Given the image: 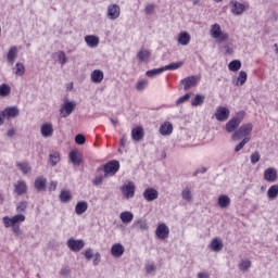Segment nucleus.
Listing matches in <instances>:
<instances>
[{
	"label": "nucleus",
	"mask_w": 278,
	"mask_h": 278,
	"mask_svg": "<svg viewBox=\"0 0 278 278\" xmlns=\"http://www.w3.org/2000/svg\"><path fill=\"white\" fill-rule=\"evenodd\" d=\"M2 223L5 227V229H10L12 227V231L17 240H24L25 239V232L21 229V223H25V215L17 214L13 217L4 216L2 218Z\"/></svg>",
	"instance_id": "nucleus-1"
},
{
	"label": "nucleus",
	"mask_w": 278,
	"mask_h": 278,
	"mask_svg": "<svg viewBox=\"0 0 278 278\" xmlns=\"http://www.w3.org/2000/svg\"><path fill=\"white\" fill-rule=\"evenodd\" d=\"M121 169V163L116 160H112L104 165H101L97 168V173L104 172V177H114L117 170Z\"/></svg>",
	"instance_id": "nucleus-2"
},
{
	"label": "nucleus",
	"mask_w": 278,
	"mask_h": 278,
	"mask_svg": "<svg viewBox=\"0 0 278 278\" xmlns=\"http://www.w3.org/2000/svg\"><path fill=\"white\" fill-rule=\"evenodd\" d=\"M251 131H253V124H243L232 134L231 140L238 142V140H242V138H249Z\"/></svg>",
	"instance_id": "nucleus-3"
},
{
	"label": "nucleus",
	"mask_w": 278,
	"mask_h": 278,
	"mask_svg": "<svg viewBox=\"0 0 278 278\" xmlns=\"http://www.w3.org/2000/svg\"><path fill=\"white\" fill-rule=\"evenodd\" d=\"M210 34L212 38H214V40H216L219 45L229 40V34L223 31V29L220 28V24H213L211 26Z\"/></svg>",
	"instance_id": "nucleus-4"
},
{
	"label": "nucleus",
	"mask_w": 278,
	"mask_h": 278,
	"mask_svg": "<svg viewBox=\"0 0 278 278\" xmlns=\"http://www.w3.org/2000/svg\"><path fill=\"white\" fill-rule=\"evenodd\" d=\"M245 115L247 113H244V111H241L230 121H228L226 124L227 134H233V131H238V127H240V123H242V118H244Z\"/></svg>",
	"instance_id": "nucleus-5"
},
{
	"label": "nucleus",
	"mask_w": 278,
	"mask_h": 278,
	"mask_svg": "<svg viewBox=\"0 0 278 278\" xmlns=\"http://www.w3.org/2000/svg\"><path fill=\"white\" fill-rule=\"evenodd\" d=\"M77 106V103L75 101H68L65 100L63 105L60 109V114L62 118H68L75 112V108Z\"/></svg>",
	"instance_id": "nucleus-6"
},
{
	"label": "nucleus",
	"mask_w": 278,
	"mask_h": 278,
	"mask_svg": "<svg viewBox=\"0 0 278 278\" xmlns=\"http://www.w3.org/2000/svg\"><path fill=\"white\" fill-rule=\"evenodd\" d=\"M200 80L201 75L188 76L180 80V86H184V90H190V88H194Z\"/></svg>",
	"instance_id": "nucleus-7"
},
{
	"label": "nucleus",
	"mask_w": 278,
	"mask_h": 278,
	"mask_svg": "<svg viewBox=\"0 0 278 278\" xmlns=\"http://www.w3.org/2000/svg\"><path fill=\"white\" fill-rule=\"evenodd\" d=\"M229 114H231V112L227 106H218L215 112V118L219 123H225V121L229 119Z\"/></svg>",
	"instance_id": "nucleus-8"
},
{
	"label": "nucleus",
	"mask_w": 278,
	"mask_h": 278,
	"mask_svg": "<svg viewBox=\"0 0 278 278\" xmlns=\"http://www.w3.org/2000/svg\"><path fill=\"white\" fill-rule=\"evenodd\" d=\"M67 247L74 253H79V251H81V249H84V247H86V243L81 239L76 240V239L71 238L67 240Z\"/></svg>",
	"instance_id": "nucleus-9"
},
{
	"label": "nucleus",
	"mask_w": 278,
	"mask_h": 278,
	"mask_svg": "<svg viewBox=\"0 0 278 278\" xmlns=\"http://www.w3.org/2000/svg\"><path fill=\"white\" fill-rule=\"evenodd\" d=\"M106 16L110 21H116L121 16V7L118 4H110L106 10Z\"/></svg>",
	"instance_id": "nucleus-10"
},
{
	"label": "nucleus",
	"mask_w": 278,
	"mask_h": 278,
	"mask_svg": "<svg viewBox=\"0 0 278 278\" xmlns=\"http://www.w3.org/2000/svg\"><path fill=\"white\" fill-rule=\"evenodd\" d=\"M159 197H160V192L156 191V189L153 188V187H148V188L144 189V191H143V199H144V201H147L148 203H151L152 201L157 200Z\"/></svg>",
	"instance_id": "nucleus-11"
},
{
	"label": "nucleus",
	"mask_w": 278,
	"mask_h": 278,
	"mask_svg": "<svg viewBox=\"0 0 278 278\" xmlns=\"http://www.w3.org/2000/svg\"><path fill=\"white\" fill-rule=\"evenodd\" d=\"M122 192L126 199H134L136 195V185H134L132 181H129L122 187Z\"/></svg>",
	"instance_id": "nucleus-12"
},
{
	"label": "nucleus",
	"mask_w": 278,
	"mask_h": 278,
	"mask_svg": "<svg viewBox=\"0 0 278 278\" xmlns=\"http://www.w3.org/2000/svg\"><path fill=\"white\" fill-rule=\"evenodd\" d=\"M278 173L275 167H268L264 172V179L265 181H268L269 184H275L277 181Z\"/></svg>",
	"instance_id": "nucleus-13"
},
{
	"label": "nucleus",
	"mask_w": 278,
	"mask_h": 278,
	"mask_svg": "<svg viewBox=\"0 0 278 278\" xmlns=\"http://www.w3.org/2000/svg\"><path fill=\"white\" fill-rule=\"evenodd\" d=\"M168 233H170V230L166 224H160L156 227L155 235L160 240H166V238H168Z\"/></svg>",
	"instance_id": "nucleus-14"
},
{
	"label": "nucleus",
	"mask_w": 278,
	"mask_h": 278,
	"mask_svg": "<svg viewBox=\"0 0 278 278\" xmlns=\"http://www.w3.org/2000/svg\"><path fill=\"white\" fill-rule=\"evenodd\" d=\"M230 4H231V12L232 14H236V16H240V14L247 11V7L243 3H240L238 1H231Z\"/></svg>",
	"instance_id": "nucleus-15"
},
{
	"label": "nucleus",
	"mask_w": 278,
	"mask_h": 278,
	"mask_svg": "<svg viewBox=\"0 0 278 278\" xmlns=\"http://www.w3.org/2000/svg\"><path fill=\"white\" fill-rule=\"evenodd\" d=\"M85 42L90 47V49H97V47H99V42H101V39L94 35H87L85 36Z\"/></svg>",
	"instance_id": "nucleus-16"
},
{
	"label": "nucleus",
	"mask_w": 278,
	"mask_h": 278,
	"mask_svg": "<svg viewBox=\"0 0 278 278\" xmlns=\"http://www.w3.org/2000/svg\"><path fill=\"white\" fill-rule=\"evenodd\" d=\"M14 192H16L18 197H23V194H27V182H25L24 180H18L14 185Z\"/></svg>",
	"instance_id": "nucleus-17"
},
{
	"label": "nucleus",
	"mask_w": 278,
	"mask_h": 278,
	"mask_svg": "<svg viewBox=\"0 0 278 278\" xmlns=\"http://www.w3.org/2000/svg\"><path fill=\"white\" fill-rule=\"evenodd\" d=\"M40 131L43 138H51V136H53V124L51 123L42 124Z\"/></svg>",
	"instance_id": "nucleus-18"
},
{
	"label": "nucleus",
	"mask_w": 278,
	"mask_h": 278,
	"mask_svg": "<svg viewBox=\"0 0 278 278\" xmlns=\"http://www.w3.org/2000/svg\"><path fill=\"white\" fill-rule=\"evenodd\" d=\"M124 253H125V247H123V244L115 243L112 245L111 254L113 255V257H123Z\"/></svg>",
	"instance_id": "nucleus-19"
},
{
	"label": "nucleus",
	"mask_w": 278,
	"mask_h": 278,
	"mask_svg": "<svg viewBox=\"0 0 278 278\" xmlns=\"http://www.w3.org/2000/svg\"><path fill=\"white\" fill-rule=\"evenodd\" d=\"M35 188L38 192H45L47 190V178L39 176L35 179Z\"/></svg>",
	"instance_id": "nucleus-20"
},
{
	"label": "nucleus",
	"mask_w": 278,
	"mask_h": 278,
	"mask_svg": "<svg viewBox=\"0 0 278 278\" xmlns=\"http://www.w3.org/2000/svg\"><path fill=\"white\" fill-rule=\"evenodd\" d=\"M131 138L136 142H140V140H142V138H144V129H142V127L132 128Z\"/></svg>",
	"instance_id": "nucleus-21"
},
{
	"label": "nucleus",
	"mask_w": 278,
	"mask_h": 278,
	"mask_svg": "<svg viewBox=\"0 0 278 278\" xmlns=\"http://www.w3.org/2000/svg\"><path fill=\"white\" fill-rule=\"evenodd\" d=\"M159 131L161 136H170V134H173V124L170 122H165L160 126Z\"/></svg>",
	"instance_id": "nucleus-22"
},
{
	"label": "nucleus",
	"mask_w": 278,
	"mask_h": 278,
	"mask_svg": "<svg viewBox=\"0 0 278 278\" xmlns=\"http://www.w3.org/2000/svg\"><path fill=\"white\" fill-rule=\"evenodd\" d=\"M217 204L222 210H225L231 205V199L227 194H222L218 197Z\"/></svg>",
	"instance_id": "nucleus-23"
},
{
	"label": "nucleus",
	"mask_w": 278,
	"mask_h": 278,
	"mask_svg": "<svg viewBox=\"0 0 278 278\" xmlns=\"http://www.w3.org/2000/svg\"><path fill=\"white\" fill-rule=\"evenodd\" d=\"M225 245L223 244V240L220 238H214L211 241V249L212 251H214L215 253H220V251H223V248Z\"/></svg>",
	"instance_id": "nucleus-24"
},
{
	"label": "nucleus",
	"mask_w": 278,
	"mask_h": 278,
	"mask_svg": "<svg viewBox=\"0 0 278 278\" xmlns=\"http://www.w3.org/2000/svg\"><path fill=\"white\" fill-rule=\"evenodd\" d=\"M86 212H88V202L86 201L77 202L75 206V214H77V216H81V214H86Z\"/></svg>",
	"instance_id": "nucleus-25"
},
{
	"label": "nucleus",
	"mask_w": 278,
	"mask_h": 278,
	"mask_svg": "<svg viewBox=\"0 0 278 278\" xmlns=\"http://www.w3.org/2000/svg\"><path fill=\"white\" fill-rule=\"evenodd\" d=\"M2 112L7 118H16L20 114L18 108L16 106L7 108Z\"/></svg>",
	"instance_id": "nucleus-26"
},
{
	"label": "nucleus",
	"mask_w": 278,
	"mask_h": 278,
	"mask_svg": "<svg viewBox=\"0 0 278 278\" xmlns=\"http://www.w3.org/2000/svg\"><path fill=\"white\" fill-rule=\"evenodd\" d=\"M190 34H188L187 31H181L180 34H178V45H182V47H186L190 45Z\"/></svg>",
	"instance_id": "nucleus-27"
},
{
	"label": "nucleus",
	"mask_w": 278,
	"mask_h": 278,
	"mask_svg": "<svg viewBox=\"0 0 278 278\" xmlns=\"http://www.w3.org/2000/svg\"><path fill=\"white\" fill-rule=\"evenodd\" d=\"M247 72L241 71L236 79L232 80L233 86H244L247 84Z\"/></svg>",
	"instance_id": "nucleus-28"
},
{
	"label": "nucleus",
	"mask_w": 278,
	"mask_h": 278,
	"mask_svg": "<svg viewBox=\"0 0 278 278\" xmlns=\"http://www.w3.org/2000/svg\"><path fill=\"white\" fill-rule=\"evenodd\" d=\"M119 218H121L122 223H124V225H129V223H131V220H134V213H131L129 211H124L119 214Z\"/></svg>",
	"instance_id": "nucleus-29"
},
{
	"label": "nucleus",
	"mask_w": 278,
	"mask_h": 278,
	"mask_svg": "<svg viewBox=\"0 0 278 278\" xmlns=\"http://www.w3.org/2000/svg\"><path fill=\"white\" fill-rule=\"evenodd\" d=\"M137 58H138L139 62H149V59L151 58V51L147 50V49H141L137 53Z\"/></svg>",
	"instance_id": "nucleus-30"
},
{
	"label": "nucleus",
	"mask_w": 278,
	"mask_h": 278,
	"mask_svg": "<svg viewBox=\"0 0 278 278\" xmlns=\"http://www.w3.org/2000/svg\"><path fill=\"white\" fill-rule=\"evenodd\" d=\"M278 197V185H273L267 190V199L269 201H275Z\"/></svg>",
	"instance_id": "nucleus-31"
},
{
	"label": "nucleus",
	"mask_w": 278,
	"mask_h": 278,
	"mask_svg": "<svg viewBox=\"0 0 278 278\" xmlns=\"http://www.w3.org/2000/svg\"><path fill=\"white\" fill-rule=\"evenodd\" d=\"M17 56H18V48H16V46L11 47L7 55L9 62H11V64H14V60H16Z\"/></svg>",
	"instance_id": "nucleus-32"
},
{
	"label": "nucleus",
	"mask_w": 278,
	"mask_h": 278,
	"mask_svg": "<svg viewBox=\"0 0 278 278\" xmlns=\"http://www.w3.org/2000/svg\"><path fill=\"white\" fill-rule=\"evenodd\" d=\"M184 66V62L170 63L165 67L154 68L153 71H177V68H181Z\"/></svg>",
	"instance_id": "nucleus-33"
},
{
	"label": "nucleus",
	"mask_w": 278,
	"mask_h": 278,
	"mask_svg": "<svg viewBox=\"0 0 278 278\" xmlns=\"http://www.w3.org/2000/svg\"><path fill=\"white\" fill-rule=\"evenodd\" d=\"M16 166L21 169L23 175H29V173H31V166L27 162H17Z\"/></svg>",
	"instance_id": "nucleus-34"
},
{
	"label": "nucleus",
	"mask_w": 278,
	"mask_h": 278,
	"mask_svg": "<svg viewBox=\"0 0 278 278\" xmlns=\"http://www.w3.org/2000/svg\"><path fill=\"white\" fill-rule=\"evenodd\" d=\"M103 72L102 71H93L91 73V81L93 84H101V81H103Z\"/></svg>",
	"instance_id": "nucleus-35"
},
{
	"label": "nucleus",
	"mask_w": 278,
	"mask_h": 278,
	"mask_svg": "<svg viewBox=\"0 0 278 278\" xmlns=\"http://www.w3.org/2000/svg\"><path fill=\"white\" fill-rule=\"evenodd\" d=\"M70 160L74 166H79L81 164V157L79 156V153L77 151L73 150L70 152Z\"/></svg>",
	"instance_id": "nucleus-36"
},
{
	"label": "nucleus",
	"mask_w": 278,
	"mask_h": 278,
	"mask_svg": "<svg viewBox=\"0 0 278 278\" xmlns=\"http://www.w3.org/2000/svg\"><path fill=\"white\" fill-rule=\"evenodd\" d=\"M203 103H205V96L203 94H197L194 97V99L191 100V105L193 108H199L201 106Z\"/></svg>",
	"instance_id": "nucleus-37"
},
{
	"label": "nucleus",
	"mask_w": 278,
	"mask_h": 278,
	"mask_svg": "<svg viewBox=\"0 0 278 278\" xmlns=\"http://www.w3.org/2000/svg\"><path fill=\"white\" fill-rule=\"evenodd\" d=\"M181 197L184 201H187L188 203L192 201V190L190 189V187H186L185 189H182Z\"/></svg>",
	"instance_id": "nucleus-38"
},
{
	"label": "nucleus",
	"mask_w": 278,
	"mask_h": 278,
	"mask_svg": "<svg viewBox=\"0 0 278 278\" xmlns=\"http://www.w3.org/2000/svg\"><path fill=\"white\" fill-rule=\"evenodd\" d=\"M134 227H138L140 231H147V229H149V224H147L146 219H138L134 223Z\"/></svg>",
	"instance_id": "nucleus-39"
},
{
	"label": "nucleus",
	"mask_w": 278,
	"mask_h": 278,
	"mask_svg": "<svg viewBox=\"0 0 278 278\" xmlns=\"http://www.w3.org/2000/svg\"><path fill=\"white\" fill-rule=\"evenodd\" d=\"M249 142H251V137L243 138L242 141L236 146L235 153H239V151H242V149H244V147H247Z\"/></svg>",
	"instance_id": "nucleus-40"
},
{
	"label": "nucleus",
	"mask_w": 278,
	"mask_h": 278,
	"mask_svg": "<svg viewBox=\"0 0 278 278\" xmlns=\"http://www.w3.org/2000/svg\"><path fill=\"white\" fill-rule=\"evenodd\" d=\"M50 160V164L51 166H58L59 162H60V152H52L49 155Z\"/></svg>",
	"instance_id": "nucleus-41"
},
{
	"label": "nucleus",
	"mask_w": 278,
	"mask_h": 278,
	"mask_svg": "<svg viewBox=\"0 0 278 278\" xmlns=\"http://www.w3.org/2000/svg\"><path fill=\"white\" fill-rule=\"evenodd\" d=\"M157 270V267L155 266L154 262H148L146 263V273L148 275H155V271Z\"/></svg>",
	"instance_id": "nucleus-42"
},
{
	"label": "nucleus",
	"mask_w": 278,
	"mask_h": 278,
	"mask_svg": "<svg viewBox=\"0 0 278 278\" xmlns=\"http://www.w3.org/2000/svg\"><path fill=\"white\" fill-rule=\"evenodd\" d=\"M12 92V88L8 84L0 86V97H8Z\"/></svg>",
	"instance_id": "nucleus-43"
},
{
	"label": "nucleus",
	"mask_w": 278,
	"mask_h": 278,
	"mask_svg": "<svg viewBox=\"0 0 278 278\" xmlns=\"http://www.w3.org/2000/svg\"><path fill=\"white\" fill-rule=\"evenodd\" d=\"M72 195H71V191L68 190H62L60 193V200L62 201V203H68V201H71Z\"/></svg>",
	"instance_id": "nucleus-44"
},
{
	"label": "nucleus",
	"mask_w": 278,
	"mask_h": 278,
	"mask_svg": "<svg viewBox=\"0 0 278 278\" xmlns=\"http://www.w3.org/2000/svg\"><path fill=\"white\" fill-rule=\"evenodd\" d=\"M229 71H240L242 68V63L240 60H233L228 65Z\"/></svg>",
	"instance_id": "nucleus-45"
},
{
	"label": "nucleus",
	"mask_w": 278,
	"mask_h": 278,
	"mask_svg": "<svg viewBox=\"0 0 278 278\" xmlns=\"http://www.w3.org/2000/svg\"><path fill=\"white\" fill-rule=\"evenodd\" d=\"M190 97H192V92L186 93L185 96L178 98L176 101V105H182V103H186L190 100Z\"/></svg>",
	"instance_id": "nucleus-46"
},
{
	"label": "nucleus",
	"mask_w": 278,
	"mask_h": 278,
	"mask_svg": "<svg viewBox=\"0 0 278 278\" xmlns=\"http://www.w3.org/2000/svg\"><path fill=\"white\" fill-rule=\"evenodd\" d=\"M239 268L240 270H243V271L249 270V268H251V261L249 260L241 261V263L239 264Z\"/></svg>",
	"instance_id": "nucleus-47"
},
{
	"label": "nucleus",
	"mask_w": 278,
	"mask_h": 278,
	"mask_svg": "<svg viewBox=\"0 0 278 278\" xmlns=\"http://www.w3.org/2000/svg\"><path fill=\"white\" fill-rule=\"evenodd\" d=\"M147 86H149V80L147 79H142L139 80L136 85L137 90H139L140 92H142V90H144V88H147Z\"/></svg>",
	"instance_id": "nucleus-48"
},
{
	"label": "nucleus",
	"mask_w": 278,
	"mask_h": 278,
	"mask_svg": "<svg viewBox=\"0 0 278 278\" xmlns=\"http://www.w3.org/2000/svg\"><path fill=\"white\" fill-rule=\"evenodd\" d=\"M262 159V155H260V152H254L250 156L251 164H257L260 160Z\"/></svg>",
	"instance_id": "nucleus-49"
},
{
	"label": "nucleus",
	"mask_w": 278,
	"mask_h": 278,
	"mask_svg": "<svg viewBox=\"0 0 278 278\" xmlns=\"http://www.w3.org/2000/svg\"><path fill=\"white\" fill-rule=\"evenodd\" d=\"M28 202L27 201H22L17 204L16 206V212L21 214V212H25L27 210Z\"/></svg>",
	"instance_id": "nucleus-50"
},
{
	"label": "nucleus",
	"mask_w": 278,
	"mask_h": 278,
	"mask_svg": "<svg viewBox=\"0 0 278 278\" xmlns=\"http://www.w3.org/2000/svg\"><path fill=\"white\" fill-rule=\"evenodd\" d=\"M223 51L225 52L226 55H231L233 53V48H231V43H225L222 47Z\"/></svg>",
	"instance_id": "nucleus-51"
},
{
	"label": "nucleus",
	"mask_w": 278,
	"mask_h": 278,
	"mask_svg": "<svg viewBox=\"0 0 278 278\" xmlns=\"http://www.w3.org/2000/svg\"><path fill=\"white\" fill-rule=\"evenodd\" d=\"M76 144H86V137L81 134L76 135L75 137Z\"/></svg>",
	"instance_id": "nucleus-52"
},
{
	"label": "nucleus",
	"mask_w": 278,
	"mask_h": 278,
	"mask_svg": "<svg viewBox=\"0 0 278 278\" xmlns=\"http://www.w3.org/2000/svg\"><path fill=\"white\" fill-rule=\"evenodd\" d=\"M56 55L60 64H66V53H64V51L58 52Z\"/></svg>",
	"instance_id": "nucleus-53"
},
{
	"label": "nucleus",
	"mask_w": 278,
	"mask_h": 278,
	"mask_svg": "<svg viewBox=\"0 0 278 278\" xmlns=\"http://www.w3.org/2000/svg\"><path fill=\"white\" fill-rule=\"evenodd\" d=\"M60 275H62V277H68L71 275V267L70 266L62 267L60 270Z\"/></svg>",
	"instance_id": "nucleus-54"
},
{
	"label": "nucleus",
	"mask_w": 278,
	"mask_h": 278,
	"mask_svg": "<svg viewBox=\"0 0 278 278\" xmlns=\"http://www.w3.org/2000/svg\"><path fill=\"white\" fill-rule=\"evenodd\" d=\"M162 73V71H147L146 75L148 77H150L151 79L160 76V74Z\"/></svg>",
	"instance_id": "nucleus-55"
},
{
	"label": "nucleus",
	"mask_w": 278,
	"mask_h": 278,
	"mask_svg": "<svg viewBox=\"0 0 278 278\" xmlns=\"http://www.w3.org/2000/svg\"><path fill=\"white\" fill-rule=\"evenodd\" d=\"M154 10H155V5L149 3V4H147L144 12H146V14L151 15V14H153Z\"/></svg>",
	"instance_id": "nucleus-56"
},
{
	"label": "nucleus",
	"mask_w": 278,
	"mask_h": 278,
	"mask_svg": "<svg viewBox=\"0 0 278 278\" xmlns=\"http://www.w3.org/2000/svg\"><path fill=\"white\" fill-rule=\"evenodd\" d=\"M93 255H94V250H92V249H87L86 251H85V257H86V260H92V257H93Z\"/></svg>",
	"instance_id": "nucleus-57"
},
{
	"label": "nucleus",
	"mask_w": 278,
	"mask_h": 278,
	"mask_svg": "<svg viewBox=\"0 0 278 278\" xmlns=\"http://www.w3.org/2000/svg\"><path fill=\"white\" fill-rule=\"evenodd\" d=\"M93 186H101L103 184V176H96V178L92 181Z\"/></svg>",
	"instance_id": "nucleus-58"
},
{
	"label": "nucleus",
	"mask_w": 278,
	"mask_h": 278,
	"mask_svg": "<svg viewBox=\"0 0 278 278\" xmlns=\"http://www.w3.org/2000/svg\"><path fill=\"white\" fill-rule=\"evenodd\" d=\"M99 262H101V254L99 252H97L93 255V266H99Z\"/></svg>",
	"instance_id": "nucleus-59"
},
{
	"label": "nucleus",
	"mask_w": 278,
	"mask_h": 278,
	"mask_svg": "<svg viewBox=\"0 0 278 278\" xmlns=\"http://www.w3.org/2000/svg\"><path fill=\"white\" fill-rule=\"evenodd\" d=\"M58 189V181H51L49 186L50 191H55Z\"/></svg>",
	"instance_id": "nucleus-60"
},
{
	"label": "nucleus",
	"mask_w": 278,
	"mask_h": 278,
	"mask_svg": "<svg viewBox=\"0 0 278 278\" xmlns=\"http://www.w3.org/2000/svg\"><path fill=\"white\" fill-rule=\"evenodd\" d=\"M200 173H207V168L206 167H202L200 169H197L194 173H193V177H197V175H199Z\"/></svg>",
	"instance_id": "nucleus-61"
},
{
	"label": "nucleus",
	"mask_w": 278,
	"mask_h": 278,
	"mask_svg": "<svg viewBox=\"0 0 278 278\" xmlns=\"http://www.w3.org/2000/svg\"><path fill=\"white\" fill-rule=\"evenodd\" d=\"M121 147H125L127 144V137L123 136L121 141H119Z\"/></svg>",
	"instance_id": "nucleus-62"
},
{
	"label": "nucleus",
	"mask_w": 278,
	"mask_h": 278,
	"mask_svg": "<svg viewBox=\"0 0 278 278\" xmlns=\"http://www.w3.org/2000/svg\"><path fill=\"white\" fill-rule=\"evenodd\" d=\"M15 131L16 130H14V128L9 129L7 132L8 138H12V136H14Z\"/></svg>",
	"instance_id": "nucleus-63"
},
{
	"label": "nucleus",
	"mask_w": 278,
	"mask_h": 278,
	"mask_svg": "<svg viewBox=\"0 0 278 278\" xmlns=\"http://www.w3.org/2000/svg\"><path fill=\"white\" fill-rule=\"evenodd\" d=\"M198 278H210V274L207 273H199Z\"/></svg>",
	"instance_id": "nucleus-64"
}]
</instances>
